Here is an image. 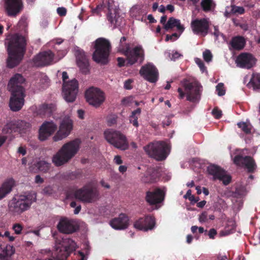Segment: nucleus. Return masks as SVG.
<instances>
[{"mask_svg":"<svg viewBox=\"0 0 260 260\" xmlns=\"http://www.w3.org/2000/svg\"><path fill=\"white\" fill-rule=\"evenodd\" d=\"M190 27L194 34L205 37L208 34L210 22L207 18H196L191 21Z\"/></svg>","mask_w":260,"mask_h":260,"instance_id":"12","label":"nucleus"},{"mask_svg":"<svg viewBox=\"0 0 260 260\" xmlns=\"http://www.w3.org/2000/svg\"><path fill=\"white\" fill-rule=\"evenodd\" d=\"M5 7L8 15L15 16L19 13L22 7L21 0H5Z\"/></svg>","mask_w":260,"mask_h":260,"instance_id":"25","label":"nucleus"},{"mask_svg":"<svg viewBox=\"0 0 260 260\" xmlns=\"http://www.w3.org/2000/svg\"><path fill=\"white\" fill-rule=\"evenodd\" d=\"M6 43L9 54L7 66L13 68L19 63L24 56L26 51V40L24 37L16 34L8 39Z\"/></svg>","mask_w":260,"mask_h":260,"instance_id":"1","label":"nucleus"},{"mask_svg":"<svg viewBox=\"0 0 260 260\" xmlns=\"http://www.w3.org/2000/svg\"><path fill=\"white\" fill-rule=\"evenodd\" d=\"M159 176L157 169L150 167L147 168L145 174L142 177L141 180L145 183H152L159 179Z\"/></svg>","mask_w":260,"mask_h":260,"instance_id":"27","label":"nucleus"},{"mask_svg":"<svg viewBox=\"0 0 260 260\" xmlns=\"http://www.w3.org/2000/svg\"><path fill=\"white\" fill-rule=\"evenodd\" d=\"M202 86L196 82L185 83V91L187 100L191 102L198 101L200 98Z\"/></svg>","mask_w":260,"mask_h":260,"instance_id":"15","label":"nucleus"},{"mask_svg":"<svg viewBox=\"0 0 260 260\" xmlns=\"http://www.w3.org/2000/svg\"><path fill=\"white\" fill-rule=\"evenodd\" d=\"M57 126L53 122H45L39 129V138L41 141L46 140L57 129Z\"/></svg>","mask_w":260,"mask_h":260,"instance_id":"24","label":"nucleus"},{"mask_svg":"<svg viewBox=\"0 0 260 260\" xmlns=\"http://www.w3.org/2000/svg\"><path fill=\"white\" fill-rule=\"evenodd\" d=\"M207 171L209 174L213 176L214 180L222 181L224 185H228L231 181V176L227 174L226 172L218 166L210 165L207 168Z\"/></svg>","mask_w":260,"mask_h":260,"instance_id":"11","label":"nucleus"},{"mask_svg":"<svg viewBox=\"0 0 260 260\" xmlns=\"http://www.w3.org/2000/svg\"><path fill=\"white\" fill-rule=\"evenodd\" d=\"M40 110L44 114L50 115L54 110V106L52 104H44L41 106Z\"/></svg>","mask_w":260,"mask_h":260,"instance_id":"39","label":"nucleus"},{"mask_svg":"<svg viewBox=\"0 0 260 260\" xmlns=\"http://www.w3.org/2000/svg\"><path fill=\"white\" fill-rule=\"evenodd\" d=\"M120 51L123 54H124L126 57L127 55L131 52L132 49L130 48V46L129 44L125 43L122 46L119 47Z\"/></svg>","mask_w":260,"mask_h":260,"instance_id":"42","label":"nucleus"},{"mask_svg":"<svg viewBox=\"0 0 260 260\" xmlns=\"http://www.w3.org/2000/svg\"><path fill=\"white\" fill-rule=\"evenodd\" d=\"M22 228V226L19 223H15L13 226V229L15 234L18 235L21 233Z\"/></svg>","mask_w":260,"mask_h":260,"instance_id":"49","label":"nucleus"},{"mask_svg":"<svg viewBox=\"0 0 260 260\" xmlns=\"http://www.w3.org/2000/svg\"><path fill=\"white\" fill-rule=\"evenodd\" d=\"M199 221L201 222H205L208 220V214L207 212L205 211L200 214L199 218Z\"/></svg>","mask_w":260,"mask_h":260,"instance_id":"50","label":"nucleus"},{"mask_svg":"<svg viewBox=\"0 0 260 260\" xmlns=\"http://www.w3.org/2000/svg\"><path fill=\"white\" fill-rule=\"evenodd\" d=\"M214 31L213 32V35L216 37V39H217L220 35L223 36V35L219 31L218 29V27L217 26H215L214 27Z\"/></svg>","mask_w":260,"mask_h":260,"instance_id":"55","label":"nucleus"},{"mask_svg":"<svg viewBox=\"0 0 260 260\" xmlns=\"http://www.w3.org/2000/svg\"><path fill=\"white\" fill-rule=\"evenodd\" d=\"M237 63L241 68L250 69L255 64V59L251 54L242 53L237 58Z\"/></svg>","mask_w":260,"mask_h":260,"instance_id":"26","label":"nucleus"},{"mask_svg":"<svg viewBox=\"0 0 260 260\" xmlns=\"http://www.w3.org/2000/svg\"><path fill=\"white\" fill-rule=\"evenodd\" d=\"M165 199V192L160 188L146 193L145 200L150 205H157L162 203Z\"/></svg>","mask_w":260,"mask_h":260,"instance_id":"21","label":"nucleus"},{"mask_svg":"<svg viewBox=\"0 0 260 260\" xmlns=\"http://www.w3.org/2000/svg\"><path fill=\"white\" fill-rule=\"evenodd\" d=\"M62 78L63 82L62 86L63 98L67 102L72 103L75 101L78 92V82L76 79L66 82V80L69 78L66 72H62Z\"/></svg>","mask_w":260,"mask_h":260,"instance_id":"7","label":"nucleus"},{"mask_svg":"<svg viewBox=\"0 0 260 260\" xmlns=\"http://www.w3.org/2000/svg\"><path fill=\"white\" fill-rule=\"evenodd\" d=\"M104 136L108 143L121 150L128 148V143L126 136L120 132L109 129L105 131Z\"/></svg>","mask_w":260,"mask_h":260,"instance_id":"8","label":"nucleus"},{"mask_svg":"<svg viewBox=\"0 0 260 260\" xmlns=\"http://www.w3.org/2000/svg\"><path fill=\"white\" fill-rule=\"evenodd\" d=\"M245 10L243 7L231 5L230 10L226 9L225 11L224 16L226 17H230L232 14H243Z\"/></svg>","mask_w":260,"mask_h":260,"instance_id":"34","label":"nucleus"},{"mask_svg":"<svg viewBox=\"0 0 260 260\" xmlns=\"http://www.w3.org/2000/svg\"><path fill=\"white\" fill-rule=\"evenodd\" d=\"M196 63L198 64L199 67L200 68L201 71L202 72H204L206 70V67L205 66V64L202 60L200 58H196L195 59Z\"/></svg>","mask_w":260,"mask_h":260,"instance_id":"47","label":"nucleus"},{"mask_svg":"<svg viewBox=\"0 0 260 260\" xmlns=\"http://www.w3.org/2000/svg\"><path fill=\"white\" fill-rule=\"evenodd\" d=\"M145 152L151 157L157 160L161 161L168 156L167 150L168 145L163 141L151 143L144 147Z\"/></svg>","mask_w":260,"mask_h":260,"instance_id":"9","label":"nucleus"},{"mask_svg":"<svg viewBox=\"0 0 260 260\" xmlns=\"http://www.w3.org/2000/svg\"><path fill=\"white\" fill-rule=\"evenodd\" d=\"M234 163L239 167H245L248 173H253L256 168V165L253 158L249 156H243L241 154L235 155Z\"/></svg>","mask_w":260,"mask_h":260,"instance_id":"14","label":"nucleus"},{"mask_svg":"<svg viewBox=\"0 0 260 260\" xmlns=\"http://www.w3.org/2000/svg\"><path fill=\"white\" fill-rule=\"evenodd\" d=\"M140 74L146 80L155 83L158 80V72L156 68L151 63L142 66L139 72Z\"/></svg>","mask_w":260,"mask_h":260,"instance_id":"16","label":"nucleus"},{"mask_svg":"<svg viewBox=\"0 0 260 260\" xmlns=\"http://www.w3.org/2000/svg\"><path fill=\"white\" fill-rule=\"evenodd\" d=\"M14 252L13 246L9 244H0V260H8Z\"/></svg>","mask_w":260,"mask_h":260,"instance_id":"30","label":"nucleus"},{"mask_svg":"<svg viewBox=\"0 0 260 260\" xmlns=\"http://www.w3.org/2000/svg\"><path fill=\"white\" fill-rule=\"evenodd\" d=\"M207 234L208 235L209 238L214 239L215 238V236L217 235V232L215 229L212 228L209 230Z\"/></svg>","mask_w":260,"mask_h":260,"instance_id":"53","label":"nucleus"},{"mask_svg":"<svg viewBox=\"0 0 260 260\" xmlns=\"http://www.w3.org/2000/svg\"><path fill=\"white\" fill-rule=\"evenodd\" d=\"M141 110L140 108H137L136 110L133 111L132 115L129 117V121L135 127L139 126L138 122V116L140 115Z\"/></svg>","mask_w":260,"mask_h":260,"instance_id":"37","label":"nucleus"},{"mask_svg":"<svg viewBox=\"0 0 260 260\" xmlns=\"http://www.w3.org/2000/svg\"><path fill=\"white\" fill-rule=\"evenodd\" d=\"M201 6L203 11L208 12L214 8L215 4L213 0H202Z\"/></svg>","mask_w":260,"mask_h":260,"instance_id":"36","label":"nucleus"},{"mask_svg":"<svg viewBox=\"0 0 260 260\" xmlns=\"http://www.w3.org/2000/svg\"><path fill=\"white\" fill-rule=\"evenodd\" d=\"M36 200L37 194L35 193H27L17 196L14 197L9 203V210L14 214H20L28 210Z\"/></svg>","mask_w":260,"mask_h":260,"instance_id":"5","label":"nucleus"},{"mask_svg":"<svg viewBox=\"0 0 260 260\" xmlns=\"http://www.w3.org/2000/svg\"><path fill=\"white\" fill-rule=\"evenodd\" d=\"M216 90L217 91V94L219 96H222L225 93L224 84L222 83H219L217 85Z\"/></svg>","mask_w":260,"mask_h":260,"instance_id":"43","label":"nucleus"},{"mask_svg":"<svg viewBox=\"0 0 260 260\" xmlns=\"http://www.w3.org/2000/svg\"><path fill=\"white\" fill-rule=\"evenodd\" d=\"M117 116L116 115H113L108 117L107 120L108 125L110 126L115 124L117 123Z\"/></svg>","mask_w":260,"mask_h":260,"instance_id":"46","label":"nucleus"},{"mask_svg":"<svg viewBox=\"0 0 260 260\" xmlns=\"http://www.w3.org/2000/svg\"><path fill=\"white\" fill-rule=\"evenodd\" d=\"M44 180L40 175H38L35 177V182L37 184H41L44 182Z\"/></svg>","mask_w":260,"mask_h":260,"instance_id":"60","label":"nucleus"},{"mask_svg":"<svg viewBox=\"0 0 260 260\" xmlns=\"http://www.w3.org/2000/svg\"><path fill=\"white\" fill-rule=\"evenodd\" d=\"M132 81L131 79H128L124 82V87L126 89L129 90L132 88V86L131 85Z\"/></svg>","mask_w":260,"mask_h":260,"instance_id":"54","label":"nucleus"},{"mask_svg":"<svg viewBox=\"0 0 260 260\" xmlns=\"http://www.w3.org/2000/svg\"><path fill=\"white\" fill-rule=\"evenodd\" d=\"M147 19L149 21V22L151 23H154L156 22V20L154 19L153 15L151 14H149L148 15Z\"/></svg>","mask_w":260,"mask_h":260,"instance_id":"63","label":"nucleus"},{"mask_svg":"<svg viewBox=\"0 0 260 260\" xmlns=\"http://www.w3.org/2000/svg\"><path fill=\"white\" fill-rule=\"evenodd\" d=\"M54 54L48 50L39 53L33 58L34 65L37 67H43L51 64L53 60Z\"/></svg>","mask_w":260,"mask_h":260,"instance_id":"18","label":"nucleus"},{"mask_svg":"<svg viewBox=\"0 0 260 260\" xmlns=\"http://www.w3.org/2000/svg\"><path fill=\"white\" fill-rule=\"evenodd\" d=\"M85 96L88 104L95 108L100 107L105 100L104 92L99 88L93 87L86 90Z\"/></svg>","mask_w":260,"mask_h":260,"instance_id":"10","label":"nucleus"},{"mask_svg":"<svg viewBox=\"0 0 260 260\" xmlns=\"http://www.w3.org/2000/svg\"><path fill=\"white\" fill-rule=\"evenodd\" d=\"M254 89H260V74H256L252 75L249 83Z\"/></svg>","mask_w":260,"mask_h":260,"instance_id":"38","label":"nucleus"},{"mask_svg":"<svg viewBox=\"0 0 260 260\" xmlns=\"http://www.w3.org/2000/svg\"><path fill=\"white\" fill-rule=\"evenodd\" d=\"M75 198L84 203H93L99 200L100 193L97 184L93 181L86 183L74 192Z\"/></svg>","mask_w":260,"mask_h":260,"instance_id":"4","label":"nucleus"},{"mask_svg":"<svg viewBox=\"0 0 260 260\" xmlns=\"http://www.w3.org/2000/svg\"><path fill=\"white\" fill-rule=\"evenodd\" d=\"M178 92L179 93V99H182L184 97L185 93L183 92V91L181 88H179L178 89Z\"/></svg>","mask_w":260,"mask_h":260,"instance_id":"64","label":"nucleus"},{"mask_svg":"<svg viewBox=\"0 0 260 260\" xmlns=\"http://www.w3.org/2000/svg\"><path fill=\"white\" fill-rule=\"evenodd\" d=\"M127 63L133 65L137 62L141 63L144 59V52L142 47L137 46L132 49L126 56Z\"/></svg>","mask_w":260,"mask_h":260,"instance_id":"22","label":"nucleus"},{"mask_svg":"<svg viewBox=\"0 0 260 260\" xmlns=\"http://www.w3.org/2000/svg\"><path fill=\"white\" fill-rule=\"evenodd\" d=\"M155 225V220L153 216L147 215L140 217L134 223L135 228L144 232L152 230Z\"/></svg>","mask_w":260,"mask_h":260,"instance_id":"17","label":"nucleus"},{"mask_svg":"<svg viewBox=\"0 0 260 260\" xmlns=\"http://www.w3.org/2000/svg\"><path fill=\"white\" fill-rule=\"evenodd\" d=\"M131 15L136 19H142V16L144 15L143 10L140 6H135L132 8L130 11Z\"/></svg>","mask_w":260,"mask_h":260,"instance_id":"35","label":"nucleus"},{"mask_svg":"<svg viewBox=\"0 0 260 260\" xmlns=\"http://www.w3.org/2000/svg\"><path fill=\"white\" fill-rule=\"evenodd\" d=\"M81 141L76 139L65 143L52 158V161L56 166H60L68 162L78 152Z\"/></svg>","mask_w":260,"mask_h":260,"instance_id":"3","label":"nucleus"},{"mask_svg":"<svg viewBox=\"0 0 260 260\" xmlns=\"http://www.w3.org/2000/svg\"><path fill=\"white\" fill-rule=\"evenodd\" d=\"M43 192L45 194L50 195L53 193V189L51 186H47L44 187L43 189Z\"/></svg>","mask_w":260,"mask_h":260,"instance_id":"51","label":"nucleus"},{"mask_svg":"<svg viewBox=\"0 0 260 260\" xmlns=\"http://www.w3.org/2000/svg\"><path fill=\"white\" fill-rule=\"evenodd\" d=\"M31 124L24 120H18L13 123H8L5 125L2 129L4 134L11 133L13 131L20 134H25L29 131Z\"/></svg>","mask_w":260,"mask_h":260,"instance_id":"13","label":"nucleus"},{"mask_svg":"<svg viewBox=\"0 0 260 260\" xmlns=\"http://www.w3.org/2000/svg\"><path fill=\"white\" fill-rule=\"evenodd\" d=\"M17 152L22 155H25L26 154V150L25 147L20 146L18 148Z\"/></svg>","mask_w":260,"mask_h":260,"instance_id":"57","label":"nucleus"},{"mask_svg":"<svg viewBox=\"0 0 260 260\" xmlns=\"http://www.w3.org/2000/svg\"><path fill=\"white\" fill-rule=\"evenodd\" d=\"M117 60L118 61V66L119 67H122L124 66L125 60L124 58H123L122 57H118Z\"/></svg>","mask_w":260,"mask_h":260,"instance_id":"58","label":"nucleus"},{"mask_svg":"<svg viewBox=\"0 0 260 260\" xmlns=\"http://www.w3.org/2000/svg\"><path fill=\"white\" fill-rule=\"evenodd\" d=\"M77 63L82 73L87 74L89 72V61L84 52L80 51L76 56Z\"/></svg>","mask_w":260,"mask_h":260,"instance_id":"28","label":"nucleus"},{"mask_svg":"<svg viewBox=\"0 0 260 260\" xmlns=\"http://www.w3.org/2000/svg\"><path fill=\"white\" fill-rule=\"evenodd\" d=\"M73 129V122L71 120H63L59 126V128L53 137L54 141H58L66 138Z\"/></svg>","mask_w":260,"mask_h":260,"instance_id":"19","label":"nucleus"},{"mask_svg":"<svg viewBox=\"0 0 260 260\" xmlns=\"http://www.w3.org/2000/svg\"><path fill=\"white\" fill-rule=\"evenodd\" d=\"M94 48L95 50L92 54L93 60L103 65L107 64L111 50V45L109 41L103 38H98L94 42Z\"/></svg>","mask_w":260,"mask_h":260,"instance_id":"6","label":"nucleus"},{"mask_svg":"<svg viewBox=\"0 0 260 260\" xmlns=\"http://www.w3.org/2000/svg\"><path fill=\"white\" fill-rule=\"evenodd\" d=\"M104 9L107 10V4L106 5L99 4L95 9L92 10V12L95 13L97 15H99L102 11L104 10Z\"/></svg>","mask_w":260,"mask_h":260,"instance_id":"44","label":"nucleus"},{"mask_svg":"<svg viewBox=\"0 0 260 260\" xmlns=\"http://www.w3.org/2000/svg\"><path fill=\"white\" fill-rule=\"evenodd\" d=\"M14 183V180L13 179H10L3 183L0 187V200L5 198L11 192Z\"/></svg>","mask_w":260,"mask_h":260,"instance_id":"31","label":"nucleus"},{"mask_svg":"<svg viewBox=\"0 0 260 260\" xmlns=\"http://www.w3.org/2000/svg\"><path fill=\"white\" fill-rule=\"evenodd\" d=\"M212 113L216 119H220L221 117L222 111L216 107L213 109Z\"/></svg>","mask_w":260,"mask_h":260,"instance_id":"48","label":"nucleus"},{"mask_svg":"<svg viewBox=\"0 0 260 260\" xmlns=\"http://www.w3.org/2000/svg\"><path fill=\"white\" fill-rule=\"evenodd\" d=\"M7 138V136L0 135V148L5 143Z\"/></svg>","mask_w":260,"mask_h":260,"instance_id":"59","label":"nucleus"},{"mask_svg":"<svg viewBox=\"0 0 260 260\" xmlns=\"http://www.w3.org/2000/svg\"><path fill=\"white\" fill-rule=\"evenodd\" d=\"M78 116L81 119H83L84 118V111L82 109H79L77 111Z\"/></svg>","mask_w":260,"mask_h":260,"instance_id":"62","label":"nucleus"},{"mask_svg":"<svg viewBox=\"0 0 260 260\" xmlns=\"http://www.w3.org/2000/svg\"><path fill=\"white\" fill-rule=\"evenodd\" d=\"M230 44L234 50H240L244 48L245 41L243 37L236 36L232 39Z\"/></svg>","mask_w":260,"mask_h":260,"instance_id":"33","label":"nucleus"},{"mask_svg":"<svg viewBox=\"0 0 260 260\" xmlns=\"http://www.w3.org/2000/svg\"><path fill=\"white\" fill-rule=\"evenodd\" d=\"M114 162L117 165H120L122 164V160L120 155H116L114 158Z\"/></svg>","mask_w":260,"mask_h":260,"instance_id":"56","label":"nucleus"},{"mask_svg":"<svg viewBox=\"0 0 260 260\" xmlns=\"http://www.w3.org/2000/svg\"><path fill=\"white\" fill-rule=\"evenodd\" d=\"M129 218L125 213H120L117 217H115L110 221V224L115 230L126 229L129 225Z\"/></svg>","mask_w":260,"mask_h":260,"instance_id":"23","label":"nucleus"},{"mask_svg":"<svg viewBox=\"0 0 260 260\" xmlns=\"http://www.w3.org/2000/svg\"><path fill=\"white\" fill-rule=\"evenodd\" d=\"M36 166L40 171L43 172H47L50 168V164L43 160L37 162Z\"/></svg>","mask_w":260,"mask_h":260,"instance_id":"41","label":"nucleus"},{"mask_svg":"<svg viewBox=\"0 0 260 260\" xmlns=\"http://www.w3.org/2000/svg\"><path fill=\"white\" fill-rule=\"evenodd\" d=\"M57 229L61 233L70 234L76 232L77 227L73 220L61 217L57 225Z\"/></svg>","mask_w":260,"mask_h":260,"instance_id":"20","label":"nucleus"},{"mask_svg":"<svg viewBox=\"0 0 260 260\" xmlns=\"http://www.w3.org/2000/svg\"><path fill=\"white\" fill-rule=\"evenodd\" d=\"M25 79L20 74H15L10 80L8 88L11 92L10 107L13 111H18L22 107L24 102L25 90L22 84Z\"/></svg>","mask_w":260,"mask_h":260,"instance_id":"2","label":"nucleus"},{"mask_svg":"<svg viewBox=\"0 0 260 260\" xmlns=\"http://www.w3.org/2000/svg\"><path fill=\"white\" fill-rule=\"evenodd\" d=\"M171 123L172 121L169 118H167L162 122L164 127H165V126H169Z\"/></svg>","mask_w":260,"mask_h":260,"instance_id":"61","label":"nucleus"},{"mask_svg":"<svg viewBox=\"0 0 260 260\" xmlns=\"http://www.w3.org/2000/svg\"><path fill=\"white\" fill-rule=\"evenodd\" d=\"M107 19L108 21L112 24H116L117 23V10L115 6L113 5V2L110 1L107 2Z\"/></svg>","mask_w":260,"mask_h":260,"instance_id":"29","label":"nucleus"},{"mask_svg":"<svg viewBox=\"0 0 260 260\" xmlns=\"http://www.w3.org/2000/svg\"><path fill=\"white\" fill-rule=\"evenodd\" d=\"M176 27L177 30L182 33L184 30V27L180 23L179 20L177 19L174 17L169 18L166 24L164 26V29L166 30Z\"/></svg>","mask_w":260,"mask_h":260,"instance_id":"32","label":"nucleus"},{"mask_svg":"<svg viewBox=\"0 0 260 260\" xmlns=\"http://www.w3.org/2000/svg\"><path fill=\"white\" fill-rule=\"evenodd\" d=\"M238 126L246 134H250L251 133L252 125L250 123L245 122L238 123Z\"/></svg>","mask_w":260,"mask_h":260,"instance_id":"40","label":"nucleus"},{"mask_svg":"<svg viewBox=\"0 0 260 260\" xmlns=\"http://www.w3.org/2000/svg\"><path fill=\"white\" fill-rule=\"evenodd\" d=\"M204 60L207 62L211 61L212 59V54L209 50H206L203 53Z\"/></svg>","mask_w":260,"mask_h":260,"instance_id":"45","label":"nucleus"},{"mask_svg":"<svg viewBox=\"0 0 260 260\" xmlns=\"http://www.w3.org/2000/svg\"><path fill=\"white\" fill-rule=\"evenodd\" d=\"M58 14L60 16H64L67 14V9L64 7H59L57 9Z\"/></svg>","mask_w":260,"mask_h":260,"instance_id":"52","label":"nucleus"}]
</instances>
